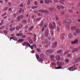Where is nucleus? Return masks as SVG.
I'll return each mask as SVG.
<instances>
[{"label": "nucleus", "mask_w": 80, "mask_h": 80, "mask_svg": "<svg viewBox=\"0 0 80 80\" xmlns=\"http://www.w3.org/2000/svg\"><path fill=\"white\" fill-rule=\"evenodd\" d=\"M72 22L70 19H68L67 20H65L63 22V24L66 26V27L68 28H69L70 27H69V25H71Z\"/></svg>", "instance_id": "1"}, {"label": "nucleus", "mask_w": 80, "mask_h": 80, "mask_svg": "<svg viewBox=\"0 0 80 80\" xmlns=\"http://www.w3.org/2000/svg\"><path fill=\"white\" fill-rule=\"evenodd\" d=\"M53 25H52L51 24V23H50L49 24L50 28L52 30H53V29H54L55 28V27L56 26V24H55V22H53Z\"/></svg>", "instance_id": "2"}, {"label": "nucleus", "mask_w": 80, "mask_h": 80, "mask_svg": "<svg viewBox=\"0 0 80 80\" xmlns=\"http://www.w3.org/2000/svg\"><path fill=\"white\" fill-rule=\"evenodd\" d=\"M53 50L50 49L47 50L46 51L47 53H53Z\"/></svg>", "instance_id": "3"}, {"label": "nucleus", "mask_w": 80, "mask_h": 80, "mask_svg": "<svg viewBox=\"0 0 80 80\" xmlns=\"http://www.w3.org/2000/svg\"><path fill=\"white\" fill-rule=\"evenodd\" d=\"M57 42H54L52 45V48H56L57 47Z\"/></svg>", "instance_id": "4"}, {"label": "nucleus", "mask_w": 80, "mask_h": 80, "mask_svg": "<svg viewBox=\"0 0 80 80\" xmlns=\"http://www.w3.org/2000/svg\"><path fill=\"white\" fill-rule=\"evenodd\" d=\"M56 58L58 61H59V60H60V59H61V58H60V56L58 55L56 56Z\"/></svg>", "instance_id": "5"}, {"label": "nucleus", "mask_w": 80, "mask_h": 80, "mask_svg": "<svg viewBox=\"0 0 80 80\" xmlns=\"http://www.w3.org/2000/svg\"><path fill=\"white\" fill-rule=\"evenodd\" d=\"M65 34L63 33L62 34L61 36V40H63V39H64V38H65Z\"/></svg>", "instance_id": "6"}, {"label": "nucleus", "mask_w": 80, "mask_h": 80, "mask_svg": "<svg viewBox=\"0 0 80 80\" xmlns=\"http://www.w3.org/2000/svg\"><path fill=\"white\" fill-rule=\"evenodd\" d=\"M77 42H78V40L76 39L74 41L72 42L71 43H72V44H75V43H77Z\"/></svg>", "instance_id": "7"}, {"label": "nucleus", "mask_w": 80, "mask_h": 80, "mask_svg": "<svg viewBox=\"0 0 80 80\" xmlns=\"http://www.w3.org/2000/svg\"><path fill=\"white\" fill-rule=\"evenodd\" d=\"M22 35H23V33H17L16 34V36L17 37H21Z\"/></svg>", "instance_id": "8"}, {"label": "nucleus", "mask_w": 80, "mask_h": 80, "mask_svg": "<svg viewBox=\"0 0 80 80\" xmlns=\"http://www.w3.org/2000/svg\"><path fill=\"white\" fill-rule=\"evenodd\" d=\"M39 12H41V13H45V12H47V10H43L42 9L41 10H39Z\"/></svg>", "instance_id": "9"}, {"label": "nucleus", "mask_w": 80, "mask_h": 80, "mask_svg": "<svg viewBox=\"0 0 80 80\" xmlns=\"http://www.w3.org/2000/svg\"><path fill=\"white\" fill-rule=\"evenodd\" d=\"M20 18H21V17L20 16H18L17 18V21H18V22L20 21Z\"/></svg>", "instance_id": "10"}, {"label": "nucleus", "mask_w": 80, "mask_h": 80, "mask_svg": "<svg viewBox=\"0 0 80 80\" xmlns=\"http://www.w3.org/2000/svg\"><path fill=\"white\" fill-rule=\"evenodd\" d=\"M15 29V28L13 27V28H11L10 29V31H14Z\"/></svg>", "instance_id": "11"}, {"label": "nucleus", "mask_w": 80, "mask_h": 80, "mask_svg": "<svg viewBox=\"0 0 80 80\" xmlns=\"http://www.w3.org/2000/svg\"><path fill=\"white\" fill-rule=\"evenodd\" d=\"M10 38L12 39L13 40H17V38L15 37H12V38Z\"/></svg>", "instance_id": "12"}, {"label": "nucleus", "mask_w": 80, "mask_h": 80, "mask_svg": "<svg viewBox=\"0 0 80 80\" xmlns=\"http://www.w3.org/2000/svg\"><path fill=\"white\" fill-rule=\"evenodd\" d=\"M20 29H21V27H20V26H17L16 28V30H19Z\"/></svg>", "instance_id": "13"}, {"label": "nucleus", "mask_w": 80, "mask_h": 80, "mask_svg": "<svg viewBox=\"0 0 80 80\" xmlns=\"http://www.w3.org/2000/svg\"><path fill=\"white\" fill-rule=\"evenodd\" d=\"M54 57H54V56L53 55H51L50 56V58L52 60H54Z\"/></svg>", "instance_id": "14"}, {"label": "nucleus", "mask_w": 80, "mask_h": 80, "mask_svg": "<svg viewBox=\"0 0 80 80\" xmlns=\"http://www.w3.org/2000/svg\"><path fill=\"white\" fill-rule=\"evenodd\" d=\"M76 32L77 33H80V29H76Z\"/></svg>", "instance_id": "15"}, {"label": "nucleus", "mask_w": 80, "mask_h": 80, "mask_svg": "<svg viewBox=\"0 0 80 80\" xmlns=\"http://www.w3.org/2000/svg\"><path fill=\"white\" fill-rule=\"evenodd\" d=\"M78 48H75L72 51V52L73 53V52H77V51H78Z\"/></svg>", "instance_id": "16"}, {"label": "nucleus", "mask_w": 80, "mask_h": 80, "mask_svg": "<svg viewBox=\"0 0 80 80\" xmlns=\"http://www.w3.org/2000/svg\"><path fill=\"white\" fill-rule=\"evenodd\" d=\"M62 50H60L57 51V53L58 54H59V53H62Z\"/></svg>", "instance_id": "17"}, {"label": "nucleus", "mask_w": 80, "mask_h": 80, "mask_svg": "<svg viewBox=\"0 0 80 80\" xmlns=\"http://www.w3.org/2000/svg\"><path fill=\"white\" fill-rule=\"evenodd\" d=\"M58 25H59V26H60V27H61V26H62V23H61V22H60V21L58 22Z\"/></svg>", "instance_id": "18"}, {"label": "nucleus", "mask_w": 80, "mask_h": 80, "mask_svg": "<svg viewBox=\"0 0 80 80\" xmlns=\"http://www.w3.org/2000/svg\"><path fill=\"white\" fill-rule=\"evenodd\" d=\"M75 65L74 64L73 66L71 67L68 68V70H70V72L71 70L70 69L74 68L75 67Z\"/></svg>", "instance_id": "19"}, {"label": "nucleus", "mask_w": 80, "mask_h": 80, "mask_svg": "<svg viewBox=\"0 0 80 80\" xmlns=\"http://www.w3.org/2000/svg\"><path fill=\"white\" fill-rule=\"evenodd\" d=\"M71 29L72 30H75V29H76V27H71Z\"/></svg>", "instance_id": "20"}, {"label": "nucleus", "mask_w": 80, "mask_h": 80, "mask_svg": "<svg viewBox=\"0 0 80 80\" xmlns=\"http://www.w3.org/2000/svg\"><path fill=\"white\" fill-rule=\"evenodd\" d=\"M45 1L46 3L47 4H48V3H50V0H45Z\"/></svg>", "instance_id": "21"}, {"label": "nucleus", "mask_w": 80, "mask_h": 80, "mask_svg": "<svg viewBox=\"0 0 80 80\" xmlns=\"http://www.w3.org/2000/svg\"><path fill=\"white\" fill-rule=\"evenodd\" d=\"M22 12V8H20L19 9V13H21V12Z\"/></svg>", "instance_id": "22"}, {"label": "nucleus", "mask_w": 80, "mask_h": 80, "mask_svg": "<svg viewBox=\"0 0 80 80\" xmlns=\"http://www.w3.org/2000/svg\"><path fill=\"white\" fill-rule=\"evenodd\" d=\"M36 57L37 59H39L40 58V57L38 54H36Z\"/></svg>", "instance_id": "23"}, {"label": "nucleus", "mask_w": 80, "mask_h": 80, "mask_svg": "<svg viewBox=\"0 0 80 80\" xmlns=\"http://www.w3.org/2000/svg\"><path fill=\"white\" fill-rule=\"evenodd\" d=\"M49 10L50 12H53V9L52 8H50L49 9Z\"/></svg>", "instance_id": "24"}, {"label": "nucleus", "mask_w": 80, "mask_h": 80, "mask_svg": "<svg viewBox=\"0 0 80 80\" xmlns=\"http://www.w3.org/2000/svg\"><path fill=\"white\" fill-rule=\"evenodd\" d=\"M50 45V44H48V42H47L46 43V45L45 46V47L47 48V47H48V45Z\"/></svg>", "instance_id": "25"}, {"label": "nucleus", "mask_w": 80, "mask_h": 80, "mask_svg": "<svg viewBox=\"0 0 80 80\" xmlns=\"http://www.w3.org/2000/svg\"><path fill=\"white\" fill-rule=\"evenodd\" d=\"M29 42L31 44V43H33V41H32V39H30Z\"/></svg>", "instance_id": "26"}, {"label": "nucleus", "mask_w": 80, "mask_h": 80, "mask_svg": "<svg viewBox=\"0 0 80 80\" xmlns=\"http://www.w3.org/2000/svg\"><path fill=\"white\" fill-rule=\"evenodd\" d=\"M40 57L41 58H43V57H44V55H43V54H41L40 55Z\"/></svg>", "instance_id": "27"}, {"label": "nucleus", "mask_w": 80, "mask_h": 80, "mask_svg": "<svg viewBox=\"0 0 80 80\" xmlns=\"http://www.w3.org/2000/svg\"><path fill=\"white\" fill-rule=\"evenodd\" d=\"M68 12L69 13H73V11L72 9H70L69 10H68Z\"/></svg>", "instance_id": "28"}, {"label": "nucleus", "mask_w": 80, "mask_h": 80, "mask_svg": "<svg viewBox=\"0 0 80 80\" xmlns=\"http://www.w3.org/2000/svg\"><path fill=\"white\" fill-rule=\"evenodd\" d=\"M38 8V7L37 6H33L32 7V8L33 9H35V8Z\"/></svg>", "instance_id": "29"}, {"label": "nucleus", "mask_w": 80, "mask_h": 80, "mask_svg": "<svg viewBox=\"0 0 80 80\" xmlns=\"http://www.w3.org/2000/svg\"><path fill=\"white\" fill-rule=\"evenodd\" d=\"M57 63L58 65H62V63L60 62H57Z\"/></svg>", "instance_id": "30"}, {"label": "nucleus", "mask_w": 80, "mask_h": 80, "mask_svg": "<svg viewBox=\"0 0 80 80\" xmlns=\"http://www.w3.org/2000/svg\"><path fill=\"white\" fill-rule=\"evenodd\" d=\"M5 26H3L2 27H1L0 28L1 30H2V29H3V28H5Z\"/></svg>", "instance_id": "31"}, {"label": "nucleus", "mask_w": 80, "mask_h": 80, "mask_svg": "<svg viewBox=\"0 0 80 80\" xmlns=\"http://www.w3.org/2000/svg\"><path fill=\"white\" fill-rule=\"evenodd\" d=\"M76 60H77V61H78L79 62H80V58H76Z\"/></svg>", "instance_id": "32"}, {"label": "nucleus", "mask_w": 80, "mask_h": 80, "mask_svg": "<svg viewBox=\"0 0 80 80\" xmlns=\"http://www.w3.org/2000/svg\"><path fill=\"white\" fill-rule=\"evenodd\" d=\"M67 57L68 58H71V55L70 54H68L67 55Z\"/></svg>", "instance_id": "33"}, {"label": "nucleus", "mask_w": 80, "mask_h": 80, "mask_svg": "<svg viewBox=\"0 0 80 80\" xmlns=\"http://www.w3.org/2000/svg\"><path fill=\"white\" fill-rule=\"evenodd\" d=\"M32 28H33V27L32 26L29 29V31H30V30H32Z\"/></svg>", "instance_id": "34"}, {"label": "nucleus", "mask_w": 80, "mask_h": 80, "mask_svg": "<svg viewBox=\"0 0 80 80\" xmlns=\"http://www.w3.org/2000/svg\"><path fill=\"white\" fill-rule=\"evenodd\" d=\"M4 33L5 34H7L8 33V31H4Z\"/></svg>", "instance_id": "35"}, {"label": "nucleus", "mask_w": 80, "mask_h": 80, "mask_svg": "<svg viewBox=\"0 0 80 80\" xmlns=\"http://www.w3.org/2000/svg\"><path fill=\"white\" fill-rule=\"evenodd\" d=\"M39 20H40V18H38L36 20V22H38V21H39Z\"/></svg>", "instance_id": "36"}, {"label": "nucleus", "mask_w": 80, "mask_h": 80, "mask_svg": "<svg viewBox=\"0 0 80 80\" xmlns=\"http://www.w3.org/2000/svg\"><path fill=\"white\" fill-rule=\"evenodd\" d=\"M37 51H38V52H39V53H40V52H41V50H40V49H39V48L37 49Z\"/></svg>", "instance_id": "37"}, {"label": "nucleus", "mask_w": 80, "mask_h": 80, "mask_svg": "<svg viewBox=\"0 0 80 80\" xmlns=\"http://www.w3.org/2000/svg\"><path fill=\"white\" fill-rule=\"evenodd\" d=\"M19 41L20 42H23V41H24V39H19Z\"/></svg>", "instance_id": "38"}, {"label": "nucleus", "mask_w": 80, "mask_h": 80, "mask_svg": "<svg viewBox=\"0 0 80 80\" xmlns=\"http://www.w3.org/2000/svg\"><path fill=\"white\" fill-rule=\"evenodd\" d=\"M34 4L36 5H38V2H37V1H35L34 2Z\"/></svg>", "instance_id": "39"}, {"label": "nucleus", "mask_w": 80, "mask_h": 80, "mask_svg": "<svg viewBox=\"0 0 80 80\" xmlns=\"http://www.w3.org/2000/svg\"><path fill=\"white\" fill-rule=\"evenodd\" d=\"M29 45V43L28 42H27L26 43V47H27Z\"/></svg>", "instance_id": "40"}, {"label": "nucleus", "mask_w": 80, "mask_h": 80, "mask_svg": "<svg viewBox=\"0 0 80 80\" xmlns=\"http://www.w3.org/2000/svg\"><path fill=\"white\" fill-rule=\"evenodd\" d=\"M57 7H58V10H60L61 9V8L59 6H58Z\"/></svg>", "instance_id": "41"}, {"label": "nucleus", "mask_w": 80, "mask_h": 80, "mask_svg": "<svg viewBox=\"0 0 80 80\" xmlns=\"http://www.w3.org/2000/svg\"><path fill=\"white\" fill-rule=\"evenodd\" d=\"M56 69H60V68H62V67L60 66V67H58L57 68H56Z\"/></svg>", "instance_id": "42"}, {"label": "nucleus", "mask_w": 80, "mask_h": 80, "mask_svg": "<svg viewBox=\"0 0 80 80\" xmlns=\"http://www.w3.org/2000/svg\"><path fill=\"white\" fill-rule=\"evenodd\" d=\"M4 22V20H2L1 21V24L2 25V24H3V23Z\"/></svg>", "instance_id": "43"}, {"label": "nucleus", "mask_w": 80, "mask_h": 80, "mask_svg": "<svg viewBox=\"0 0 80 80\" xmlns=\"http://www.w3.org/2000/svg\"><path fill=\"white\" fill-rule=\"evenodd\" d=\"M22 22H23V23H24V24H25V23H27V21L25 20L23 21Z\"/></svg>", "instance_id": "44"}, {"label": "nucleus", "mask_w": 80, "mask_h": 80, "mask_svg": "<svg viewBox=\"0 0 80 80\" xmlns=\"http://www.w3.org/2000/svg\"><path fill=\"white\" fill-rule=\"evenodd\" d=\"M22 45L23 46H25L26 45V42H24Z\"/></svg>", "instance_id": "45"}, {"label": "nucleus", "mask_w": 80, "mask_h": 80, "mask_svg": "<svg viewBox=\"0 0 80 80\" xmlns=\"http://www.w3.org/2000/svg\"><path fill=\"white\" fill-rule=\"evenodd\" d=\"M33 40L34 42H35V41H36V38L35 37H34L33 38Z\"/></svg>", "instance_id": "46"}, {"label": "nucleus", "mask_w": 80, "mask_h": 80, "mask_svg": "<svg viewBox=\"0 0 80 80\" xmlns=\"http://www.w3.org/2000/svg\"><path fill=\"white\" fill-rule=\"evenodd\" d=\"M20 7H23V3L21 4L20 5Z\"/></svg>", "instance_id": "47"}, {"label": "nucleus", "mask_w": 80, "mask_h": 80, "mask_svg": "<svg viewBox=\"0 0 80 80\" xmlns=\"http://www.w3.org/2000/svg\"><path fill=\"white\" fill-rule=\"evenodd\" d=\"M40 3L41 4H42L43 3V1L42 0L40 1Z\"/></svg>", "instance_id": "48"}, {"label": "nucleus", "mask_w": 80, "mask_h": 80, "mask_svg": "<svg viewBox=\"0 0 80 80\" xmlns=\"http://www.w3.org/2000/svg\"><path fill=\"white\" fill-rule=\"evenodd\" d=\"M60 8H61L62 9H63L64 8V7H63V6H60Z\"/></svg>", "instance_id": "49"}, {"label": "nucleus", "mask_w": 80, "mask_h": 80, "mask_svg": "<svg viewBox=\"0 0 80 80\" xmlns=\"http://www.w3.org/2000/svg\"><path fill=\"white\" fill-rule=\"evenodd\" d=\"M26 37V35H22V37L23 38H25V37Z\"/></svg>", "instance_id": "50"}, {"label": "nucleus", "mask_w": 80, "mask_h": 80, "mask_svg": "<svg viewBox=\"0 0 80 80\" xmlns=\"http://www.w3.org/2000/svg\"><path fill=\"white\" fill-rule=\"evenodd\" d=\"M69 62V61H68V60L67 59H66V62H67V63H68Z\"/></svg>", "instance_id": "51"}, {"label": "nucleus", "mask_w": 80, "mask_h": 80, "mask_svg": "<svg viewBox=\"0 0 80 80\" xmlns=\"http://www.w3.org/2000/svg\"><path fill=\"white\" fill-rule=\"evenodd\" d=\"M8 7H7L6 8H4V10L6 11V10H7L8 9Z\"/></svg>", "instance_id": "52"}, {"label": "nucleus", "mask_w": 80, "mask_h": 80, "mask_svg": "<svg viewBox=\"0 0 80 80\" xmlns=\"http://www.w3.org/2000/svg\"><path fill=\"white\" fill-rule=\"evenodd\" d=\"M56 18L57 20H58V19H59V18H58V17L57 16H56Z\"/></svg>", "instance_id": "53"}, {"label": "nucleus", "mask_w": 80, "mask_h": 80, "mask_svg": "<svg viewBox=\"0 0 80 80\" xmlns=\"http://www.w3.org/2000/svg\"><path fill=\"white\" fill-rule=\"evenodd\" d=\"M35 47V48H37V46H36V45L35 44H34L33 45V47Z\"/></svg>", "instance_id": "54"}, {"label": "nucleus", "mask_w": 80, "mask_h": 80, "mask_svg": "<svg viewBox=\"0 0 80 80\" xmlns=\"http://www.w3.org/2000/svg\"><path fill=\"white\" fill-rule=\"evenodd\" d=\"M21 17L22 19H23V17H24V16H23V15H22L21 16Z\"/></svg>", "instance_id": "55"}, {"label": "nucleus", "mask_w": 80, "mask_h": 80, "mask_svg": "<svg viewBox=\"0 0 80 80\" xmlns=\"http://www.w3.org/2000/svg\"><path fill=\"white\" fill-rule=\"evenodd\" d=\"M39 61H40V62H43V59H40Z\"/></svg>", "instance_id": "56"}, {"label": "nucleus", "mask_w": 80, "mask_h": 80, "mask_svg": "<svg viewBox=\"0 0 80 80\" xmlns=\"http://www.w3.org/2000/svg\"><path fill=\"white\" fill-rule=\"evenodd\" d=\"M34 12L35 13H38L37 11H34Z\"/></svg>", "instance_id": "57"}, {"label": "nucleus", "mask_w": 80, "mask_h": 80, "mask_svg": "<svg viewBox=\"0 0 80 80\" xmlns=\"http://www.w3.org/2000/svg\"><path fill=\"white\" fill-rule=\"evenodd\" d=\"M41 25H42L43 26V24H44V23L43 22H41Z\"/></svg>", "instance_id": "58"}, {"label": "nucleus", "mask_w": 80, "mask_h": 80, "mask_svg": "<svg viewBox=\"0 0 80 80\" xmlns=\"http://www.w3.org/2000/svg\"><path fill=\"white\" fill-rule=\"evenodd\" d=\"M8 4L9 5V6H10V5H12V4L11 3H8Z\"/></svg>", "instance_id": "59"}, {"label": "nucleus", "mask_w": 80, "mask_h": 80, "mask_svg": "<svg viewBox=\"0 0 80 80\" xmlns=\"http://www.w3.org/2000/svg\"><path fill=\"white\" fill-rule=\"evenodd\" d=\"M10 27L11 28H12L13 26H12V24H10Z\"/></svg>", "instance_id": "60"}, {"label": "nucleus", "mask_w": 80, "mask_h": 80, "mask_svg": "<svg viewBox=\"0 0 80 80\" xmlns=\"http://www.w3.org/2000/svg\"><path fill=\"white\" fill-rule=\"evenodd\" d=\"M70 48H71V49H73V47H72V46H70Z\"/></svg>", "instance_id": "61"}, {"label": "nucleus", "mask_w": 80, "mask_h": 80, "mask_svg": "<svg viewBox=\"0 0 80 80\" xmlns=\"http://www.w3.org/2000/svg\"><path fill=\"white\" fill-rule=\"evenodd\" d=\"M34 37H37V35H35V34H34Z\"/></svg>", "instance_id": "62"}, {"label": "nucleus", "mask_w": 80, "mask_h": 80, "mask_svg": "<svg viewBox=\"0 0 80 80\" xmlns=\"http://www.w3.org/2000/svg\"><path fill=\"white\" fill-rule=\"evenodd\" d=\"M38 25H39L40 27H42V25L41 24H38Z\"/></svg>", "instance_id": "63"}, {"label": "nucleus", "mask_w": 80, "mask_h": 80, "mask_svg": "<svg viewBox=\"0 0 80 80\" xmlns=\"http://www.w3.org/2000/svg\"><path fill=\"white\" fill-rule=\"evenodd\" d=\"M73 35H77V34H76V33H75V32H74V33H73Z\"/></svg>", "instance_id": "64"}]
</instances>
